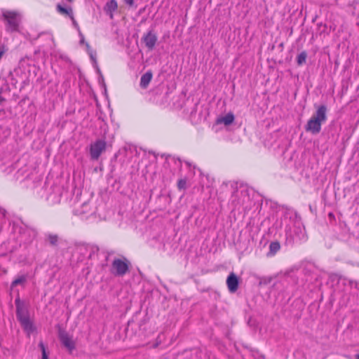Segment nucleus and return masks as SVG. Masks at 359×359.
Masks as SVG:
<instances>
[{
	"mask_svg": "<svg viewBox=\"0 0 359 359\" xmlns=\"http://www.w3.org/2000/svg\"><path fill=\"white\" fill-rule=\"evenodd\" d=\"M317 109L315 114L308 121L304 126L306 132H309L313 135L318 134L321 130L322 123L327 120V108L325 104L316 107Z\"/></svg>",
	"mask_w": 359,
	"mask_h": 359,
	"instance_id": "f257e3e1",
	"label": "nucleus"
},
{
	"mask_svg": "<svg viewBox=\"0 0 359 359\" xmlns=\"http://www.w3.org/2000/svg\"><path fill=\"white\" fill-rule=\"evenodd\" d=\"M16 306V317L25 331L32 333L35 330L33 323L29 318L27 306L24 301L21 300L19 295L15 300Z\"/></svg>",
	"mask_w": 359,
	"mask_h": 359,
	"instance_id": "f03ea898",
	"label": "nucleus"
},
{
	"mask_svg": "<svg viewBox=\"0 0 359 359\" xmlns=\"http://www.w3.org/2000/svg\"><path fill=\"white\" fill-rule=\"evenodd\" d=\"M130 266V262L126 257L116 258L111 263L110 272L115 276L123 277L129 272Z\"/></svg>",
	"mask_w": 359,
	"mask_h": 359,
	"instance_id": "7ed1b4c3",
	"label": "nucleus"
},
{
	"mask_svg": "<svg viewBox=\"0 0 359 359\" xmlns=\"http://www.w3.org/2000/svg\"><path fill=\"white\" fill-rule=\"evenodd\" d=\"M3 18L6 21L7 29L11 32L18 30L20 22V15L15 11H3Z\"/></svg>",
	"mask_w": 359,
	"mask_h": 359,
	"instance_id": "20e7f679",
	"label": "nucleus"
},
{
	"mask_svg": "<svg viewBox=\"0 0 359 359\" xmlns=\"http://www.w3.org/2000/svg\"><path fill=\"white\" fill-rule=\"evenodd\" d=\"M305 238L304 233L299 228H294L292 231L286 232L285 245L292 247L299 244Z\"/></svg>",
	"mask_w": 359,
	"mask_h": 359,
	"instance_id": "39448f33",
	"label": "nucleus"
},
{
	"mask_svg": "<svg viewBox=\"0 0 359 359\" xmlns=\"http://www.w3.org/2000/svg\"><path fill=\"white\" fill-rule=\"evenodd\" d=\"M107 143L104 140H97L90 146V155L92 160H97L106 150Z\"/></svg>",
	"mask_w": 359,
	"mask_h": 359,
	"instance_id": "423d86ee",
	"label": "nucleus"
},
{
	"mask_svg": "<svg viewBox=\"0 0 359 359\" xmlns=\"http://www.w3.org/2000/svg\"><path fill=\"white\" fill-rule=\"evenodd\" d=\"M158 41V36L154 31V29H151L146 32L142 38V41L144 43L146 48L149 50H153L156 45Z\"/></svg>",
	"mask_w": 359,
	"mask_h": 359,
	"instance_id": "0eeeda50",
	"label": "nucleus"
},
{
	"mask_svg": "<svg viewBox=\"0 0 359 359\" xmlns=\"http://www.w3.org/2000/svg\"><path fill=\"white\" fill-rule=\"evenodd\" d=\"M59 339L64 346L70 352L75 348V343L65 330H60Z\"/></svg>",
	"mask_w": 359,
	"mask_h": 359,
	"instance_id": "6e6552de",
	"label": "nucleus"
},
{
	"mask_svg": "<svg viewBox=\"0 0 359 359\" xmlns=\"http://www.w3.org/2000/svg\"><path fill=\"white\" fill-rule=\"evenodd\" d=\"M226 285L228 290L231 293H233L237 291L239 285V279L233 272L230 273L227 276Z\"/></svg>",
	"mask_w": 359,
	"mask_h": 359,
	"instance_id": "1a4fd4ad",
	"label": "nucleus"
},
{
	"mask_svg": "<svg viewBox=\"0 0 359 359\" xmlns=\"http://www.w3.org/2000/svg\"><path fill=\"white\" fill-rule=\"evenodd\" d=\"M75 250L83 257H85L87 255L88 250H91L93 252H97L99 250V248L97 247H94L84 243H76Z\"/></svg>",
	"mask_w": 359,
	"mask_h": 359,
	"instance_id": "9d476101",
	"label": "nucleus"
},
{
	"mask_svg": "<svg viewBox=\"0 0 359 359\" xmlns=\"http://www.w3.org/2000/svg\"><path fill=\"white\" fill-rule=\"evenodd\" d=\"M44 241L50 247L57 248L60 243L62 242V239L57 234L48 233L45 234Z\"/></svg>",
	"mask_w": 359,
	"mask_h": 359,
	"instance_id": "9b49d317",
	"label": "nucleus"
},
{
	"mask_svg": "<svg viewBox=\"0 0 359 359\" xmlns=\"http://www.w3.org/2000/svg\"><path fill=\"white\" fill-rule=\"evenodd\" d=\"M118 8V4L116 0H110L107 1L104 7V11L111 19L114 18V12Z\"/></svg>",
	"mask_w": 359,
	"mask_h": 359,
	"instance_id": "f8f14e48",
	"label": "nucleus"
},
{
	"mask_svg": "<svg viewBox=\"0 0 359 359\" xmlns=\"http://www.w3.org/2000/svg\"><path fill=\"white\" fill-rule=\"evenodd\" d=\"M153 74L151 71H147L143 75H142L140 79V86L142 89H146L149 83L152 79Z\"/></svg>",
	"mask_w": 359,
	"mask_h": 359,
	"instance_id": "ddd939ff",
	"label": "nucleus"
},
{
	"mask_svg": "<svg viewBox=\"0 0 359 359\" xmlns=\"http://www.w3.org/2000/svg\"><path fill=\"white\" fill-rule=\"evenodd\" d=\"M329 280L331 283H339L340 282H342L343 285H346L347 284L348 278L346 277H344L338 273H330L329 275Z\"/></svg>",
	"mask_w": 359,
	"mask_h": 359,
	"instance_id": "4468645a",
	"label": "nucleus"
},
{
	"mask_svg": "<svg viewBox=\"0 0 359 359\" xmlns=\"http://www.w3.org/2000/svg\"><path fill=\"white\" fill-rule=\"evenodd\" d=\"M57 11L62 15L69 16L71 19H73V11L72 8H65L60 4H57L56 7Z\"/></svg>",
	"mask_w": 359,
	"mask_h": 359,
	"instance_id": "2eb2a0df",
	"label": "nucleus"
},
{
	"mask_svg": "<svg viewBox=\"0 0 359 359\" xmlns=\"http://www.w3.org/2000/svg\"><path fill=\"white\" fill-rule=\"evenodd\" d=\"M234 115L232 113H228L224 116L217 119V123H223L225 126H229L234 121Z\"/></svg>",
	"mask_w": 359,
	"mask_h": 359,
	"instance_id": "dca6fc26",
	"label": "nucleus"
},
{
	"mask_svg": "<svg viewBox=\"0 0 359 359\" xmlns=\"http://www.w3.org/2000/svg\"><path fill=\"white\" fill-rule=\"evenodd\" d=\"M280 249V245L278 241H273L269 245V251L267 253L268 256H273Z\"/></svg>",
	"mask_w": 359,
	"mask_h": 359,
	"instance_id": "f3484780",
	"label": "nucleus"
},
{
	"mask_svg": "<svg viewBox=\"0 0 359 359\" xmlns=\"http://www.w3.org/2000/svg\"><path fill=\"white\" fill-rule=\"evenodd\" d=\"M89 56L90 57L91 60L93 61L94 67L97 69V73L100 75V77H101L102 80L103 81L104 80L103 76L102 75L100 69H99L98 65H97V60H96V53L93 50H90V52H89Z\"/></svg>",
	"mask_w": 359,
	"mask_h": 359,
	"instance_id": "a211bd4d",
	"label": "nucleus"
},
{
	"mask_svg": "<svg viewBox=\"0 0 359 359\" xmlns=\"http://www.w3.org/2000/svg\"><path fill=\"white\" fill-rule=\"evenodd\" d=\"M307 57V53L306 51L301 52L297 57V63L299 66L302 65L306 62Z\"/></svg>",
	"mask_w": 359,
	"mask_h": 359,
	"instance_id": "6ab92c4d",
	"label": "nucleus"
},
{
	"mask_svg": "<svg viewBox=\"0 0 359 359\" xmlns=\"http://www.w3.org/2000/svg\"><path fill=\"white\" fill-rule=\"evenodd\" d=\"M27 280L25 276H19L11 283V288H13L18 285H23Z\"/></svg>",
	"mask_w": 359,
	"mask_h": 359,
	"instance_id": "aec40b11",
	"label": "nucleus"
},
{
	"mask_svg": "<svg viewBox=\"0 0 359 359\" xmlns=\"http://www.w3.org/2000/svg\"><path fill=\"white\" fill-rule=\"evenodd\" d=\"M39 346L40 347L41 353H42L41 359H48V354L46 352V346L43 344V341L39 342Z\"/></svg>",
	"mask_w": 359,
	"mask_h": 359,
	"instance_id": "412c9836",
	"label": "nucleus"
},
{
	"mask_svg": "<svg viewBox=\"0 0 359 359\" xmlns=\"http://www.w3.org/2000/svg\"><path fill=\"white\" fill-rule=\"evenodd\" d=\"M177 188L180 190H184L187 188V180L186 179H180L177 182Z\"/></svg>",
	"mask_w": 359,
	"mask_h": 359,
	"instance_id": "4be33fe9",
	"label": "nucleus"
},
{
	"mask_svg": "<svg viewBox=\"0 0 359 359\" xmlns=\"http://www.w3.org/2000/svg\"><path fill=\"white\" fill-rule=\"evenodd\" d=\"M347 284H348L352 289L359 290V282L358 281L348 279Z\"/></svg>",
	"mask_w": 359,
	"mask_h": 359,
	"instance_id": "5701e85b",
	"label": "nucleus"
},
{
	"mask_svg": "<svg viewBox=\"0 0 359 359\" xmlns=\"http://www.w3.org/2000/svg\"><path fill=\"white\" fill-rule=\"evenodd\" d=\"M347 284H348L352 289L359 290V282L358 281L348 279Z\"/></svg>",
	"mask_w": 359,
	"mask_h": 359,
	"instance_id": "b1692460",
	"label": "nucleus"
},
{
	"mask_svg": "<svg viewBox=\"0 0 359 359\" xmlns=\"http://www.w3.org/2000/svg\"><path fill=\"white\" fill-rule=\"evenodd\" d=\"M124 2L126 4L128 5L129 6L132 7L134 6L135 0H124Z\"/></svg>",
	"mask_w": 359,
	"mask_h": 359,
	"instance_id": "393cba45",
	"label": "nucleus"
},
{
	"mask_svg": "<svg viewBox=\"0 0 359 359\" xmlns=\"http://www.w3.org/2000/svg\"><path fill=\"white\" fill-rule=\"evenodd\" d=\"M79 36L81 37V39H80V43L81 44H85L86 45V41H85V38H84V36L83 34L79 31Z\"/></svg>",
	"mask_w": 359,
	"mask_h": 359,
	"instance_id": "a878e982",
	"label": "nucleus"
},
{
	"mask_svg": "<svg viewBox=\"0 0 359 359\" xmlns=\"http://www.w3.org/2000/svg\"><path fill=\"white\" fill-rule=\"evenodd\" d=\"M2 93H3L2 88H0V104L6 100L5 98L1 96Z\"/></svg>",
	"mask_w": 359,
	"mask_h": 359,
	"instance_id": "bb28decb",
	"label": "nucleus"
},
{
	"mask_svg": "<svg viewBox=\"0 0 359 359\" xmlns=\"http://www.w3.org/2000/svg\"><path fill=\"white\" fill-rule=\"evenodd\" d=\"M86 47L87 52L89 54V52H90V50H93L91 49V47L88 43H86Z\"/></svg>",
	"mask_w": 359,
	"mask_h": 359,
	"instance_id": "cd10ccee",
	"label": "nucleus"
},
{
	"mask_svg": "<svg viewBox=\"0 0 359 359\" xmlns=\"http://www.w3.org/2000/svg\"><path fill=\"white\" fill-rule=\"evenodd\" d=\"M71 20H72V22H73V25H74V27L79 28V25L76 22V21L75 20L74 18L73 17V19H71Z\"/></svg>",
	"mask_w": 359,
	"mask_h": 359,
	"instance_id": "c85d7f7f",
	"label": "nucleus"
},
{
	"mask_svg": "<svg viewBox=\"0 0 359 359\" xmlns=\"http://www.w3.org/2000/svg\"><path fill=\"white\" fill-rule=\"evenodd\" d=\"M6 212V210H5V209H4V208H1V207H0V212H1V214H3L4 215H5Z\"/></svg>",
	"mask_w": 359,
	"mask_h": 359,
	"instance_id": "c756f323",
	"label": "nucleus"
},
{
	"mask_svg": "<svg viewBox=\"0 0 359 359\" xmlns=\"http://www.w3.org/2000/svg\"><path fill=\"white\" fill-rule=\"evenodd\" d=\"M88 252H89L88 257L90 259V258H91V257H92V255H93V253H95V252H93V251H91V250H88Z\"/></svg>",
	"mask_w": 359,
	"mask_h": 359,
	"instance_id": "7c9ffc66",
	"label": "nucleus"
},
{
	"mask_svg": "<svg viewBox=\"0 0 359 359\" xmlns=\"http://www.w3.org/2000/svg\"><path fill=\"white\" fill-rule=\"evenodd\" d=\"M162 157H165L166 159H168V157L170 156V155H165V154H162L161 156Z\"/></svg>",
	"mask_w": 359,
	"mask_h": 359,
	"instance_id": "2f4dec72",
	"label": "nucleus"
},
{
	"mask_svg": "<svg viewBox=\"0 0 359 359\" xmlns=\"http://www.w3.org/2000/svg\"><path fill=\"white\" fill-rule=\"evenodd\" d=\"M184 163L189 166L190 167L191 166V163L189 162V161H184Z\"/></svg>",
	"mask_w": 359,
	"mask_h": 359,
	"instance_id": "473e14b6",
	"label": "nucleus"
},
{
	"mask_svg": "<svg viewBox=\"0 0 359 359\" xmlns=\"http://www.w3.org/2000/svg\"><path fill=\"white\" fill-rule=\"evenodd\" d=\"M356 358L359 359V353L356 355Z\"/></svg>",
	"mask_w": 359,
	"mask_h": 359,
	"instance_id": "72a5a7b5",
	"label": "nucleus"
},
{
	"mask_svg": "<svg viewBox=\"0 0 359 359\" xmlns=\"http://www.w3.org/2000/svg\"><path fill=\"white\" fill-rule=\"evenodd\" d=\"M248 191V189H244V190H242L241 191L243 192V191Z\"/></svg>",
	"mask_w": 359,
	"mask_h": 359,
	"instance_id": "f704fd0d",
	"label": "nucleus"
},
{
	"mask_svg": "<svg viewBox=\"0 0 359 359\" xmlns=\"http://www.w3.org/2000/svg\"><path fill=\"white\" fill-rule=\"evenodd\" d=\"M177 160L181 162V159L180 158H177Z\"/></svg>",
	"mask_w": 359,
	"mask_h": 359,
	"instance_id": "c9c22d12",
	"label": "nucleus"
},
{
	"mask_svg": "<svg viewBox=\"0 0 359 359\" xmlns=\"http://www.w3.org/2000/svg\"><path fill=\"white\" fill-rule=\"evenodd\" d=\"M237 191H233V195H234V194H236V192H237Z\"/></svg>",
	"mask_w": 359,
	"mask_h": 359,
	"instance_id": "e433bc0d",
	"label": "nucleus"
},
{
	"mask_svg": "<svg viewBox=\"0 0 359 359\" xmlns=\"http://www.w3.org/2000/svg\"><path fill=\"white\" fill-rule=\"evenodd\" d=\"M67 1H69V2H71V1H72L73 0H67Z\"/></svg>",
	"mask_w": 359,
	"mask_h": 359,
	"instance_id": "4c0bfd02",
	"label": "nucleus"
}]
</instances>
